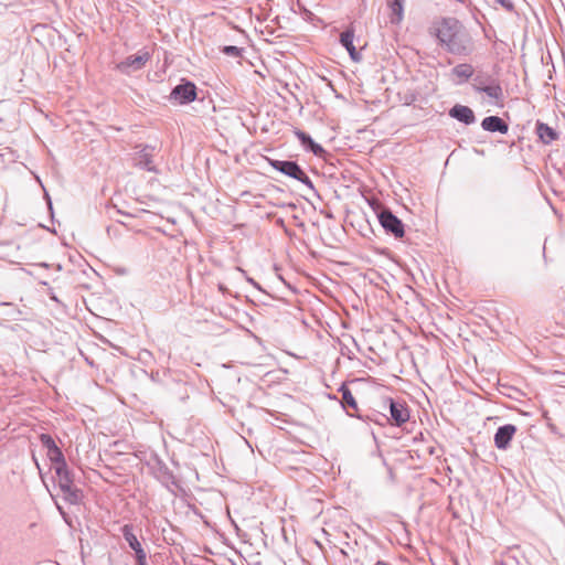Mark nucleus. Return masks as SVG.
Segmentation results:
<instances>
[{"label": "nucleus", "mask_w": 565, "mask_h": 565, "mask_svg": "<svg viewBox=\"0 0 565 565\" xmlns=\"http://www.w3.org/2000/svg\"><path fill=\"white\" fill-rule=\"evenodd\" d=\"M428 33L447 53L468 56L473 51V41L465 25L456 18L443 17L434 20Z\"/></svg>", "instance_id": "obj_1"}, {"label": "nucleus", "mask_w": 565, "mask_h": 565, "mask_svg": "<svg viewBox=\"0 0 565 565\" xmlns=\"http://www.w3.org/2000/svg\"><path fill=\"white\" fill-rule=\"evenodd\" d=\"M54 470L63 499L70 504H79L83 500V491L74 484V475L67 465L54 467Z\"/></svg>", "instance_id": "obj_2"}, {"label": "nucleus", "mask_w": 565, "mask_h": 565, "mask_svg": "<svg viewBox=\"0 0 565 565\" xmlns=\"http://www.w3.org/2000/svg\"><path fill=\"white\" fill-rule=\"evenodd\" d=\"M385 402L390 407V417L384 414H377L374 422L380 425L391 423L394 426L401 427L409 420L411 414L407 404L403 401H396L391 397L386 398ZM373 420V418H371Z\"/></svg>", "instance_id": "obj_3"}, {"label": "nucleus", "mask_w": 565, "mask_h": 565, "mask_svg": "<svg viewBox=\"0 0 565 565\" xmlns=\"http://www.w3.org/2000/svg\"><path fill=\"white\" fill-rule=\"evenodd\" d=\"M269 164L280 173L298 180L310 190L315 191L312 181L296 161L269 159Z\"/></svg>", "instance_id": "obj_4"}, {"label": "nucleus", "mask_w": 565, "mask_h": 565, "mask_svg": "<svg viewBox=\"0 0 565 565\" xmlns=\"http://www.w3.org/2000/svg\"><path fill=\"white\" fill-rule=\"evenodd\" d=\"M379 221L387 234L393 235L395 238H402L405 234L404 224L393 214L388 209L382 210L379 215Z\"/></svg>", "instance_id": "obj_5"}, {"label": "nucleus", "mask_w": 565, "mask_h": 565, "mask_svg": "<svg viewBox=\"0 0 565 565\" xmlns=\"http://www.w3.org/2000/svg\"><path fill=\"white\" fill-rule=\"evenodd\" d=\"M150 58L151 54L147 50H140L137 54L129 55L118 63L116 70L122 74H130L131 72L143 68Z\"/></svg>", "instance_id": "obj_6"}, {"label": "nucleus", "mask_w": 565, "mask_h": 565, "mask_svg": "<svg viewBox=\"0 0 565 565\" xmlns=\"http://www.w3.org/2000/svg\"><path fill=\"white\" fill-rule=\"evenodd\" d=\"M138 148L139 150L136 151L134 156L135 166L149 172H157V168L153 163L154 147L145 145Z\"/></svg>", "instance_id": "obj_7"}, {"label": "nucleus", "mask_w": 565, "mask_h": 565, "mask_svg": "<svg viewBox=\"0 0 565 565\" xmlns=\"http://www.w3.org/2000/svg\"><path fill=\"white\" fill-rule=\"evenodd\" d=\"M171 98L178 100L179 104L191 103L196 98V87L191 82L179 84L172 89Z\"/></svg>", "instance_id": "obj_8"}, {"label": "nucleus", "mask_w": 565, "mask_h": 565, "mask_svg": "<svg viewBox=\"0 0 565 565\" xmlns=\"http://www.w3.org/2000/svg\"><path fill=\"white\" fill-rule=\"evenodd\" d=\"M516 427L512 424L500 426L494 434V445L498 449H507L512 440Z\"/></svg>", "instance_id": "obj_9"}, {"label": "nucleus", "mask_w": 565, "mask_h": 565, "mask_svg": "<svg viewBox=\"0 0 565 565\" xmlns=\"http://www.w3.org/2000/svg\"><path fill=\"white\" fill-rule=\"evenodd\" d=\"M355 30L353 25L347 28L345 31H343L340 34V43L341 45L348 51L350 57L354 62H359L361 60V54L356 51L353 41H354Z\"/></svg>", "instance_id": "obj_10"}, {"label": "nucleus", "mask_w": 565, "mask_h": 565, "mask_svg": "<svg viewBox=\"0 0 565 565\" xmlns=\"http://www.w3.org/2000/svg\"><path fill=\"white\" fill-rule=\"evenodd\" d=\"M449 116L460 122H463L465 125H472L476 122L473 110L465 105L456 104L450 108Z\"/></svg>", "instance_id": "obj_11"}, {"label": "nucleus", "mask_w": 565, "mask_h": 565, "mask_svg": "<svg viewBox=\"0 0 565 565\" xmlns=\"http://www.w3.org/2000/svg\"><path fill=\"white\" fill-rule=\"evenodd\" d=\"M121 534L125 541L128 543L129 547L135 552V555L142 558L145 550L142 548L141 543L138 541L137 536L134 533V525L125 524L121 527Z\"/></svg>", "instance_id": "obj_12"}, {"label": "nucleus", "mask_w": 565, "mask_h": 565, "mask_svg": "<svg viewBox=\"0 0 565 565\" xmlns=\"http://www.w3.org/2000/svg\"><path fill=\"white\" fill-rule=\"evenodd\" d=\"M481 127L486 131L507 134L509 130L508 124L498 116L486 117L481 121Z\"/></svg>", "instance_id": "obj_13"}, {"label": "nucleus", "mask_w": 565, "mask_h": 565, "mask_svg": "<svg viewBox=\"0 0 565 565\" xmlns=\"http://www.w3.org/2000/svg\"><path fill=\"white\" fill-rule=\"evenodd\" d=\"M295 136L301 142V145L316 156L324 153V149L319 143L315 142L313 139L302 130L296 129Z\"/></svg>", "instance_id": "obj_14"}, {"label": "nucleus", "mask_w": 565, "mask_h": 565, "mask_svg": "<svg viewBox=\"0 0 565 565\" xmlns=\"http://www.w3.org/2000/svg\"><path fill=\"white\" fill-rule=\"evenodd\" d=\"M535 131L539 139L545 145H550L558 138L556 130L542 121H536Z\"/></svg>", "instance_id": "obj_15"}, {"label": "nucleus", "mask_w": 565, "mask_h": 565, "mask_svg": "<svg viewBox=\"0 0 565 565\" xmlns=\"http://www.w3.org/2000/svg\"><path fill=\"white\" fill-rule=\"evenodd\" d=\"M339 392L342 395V406L347 411L348 415L355 416V412L358 411V403L350 388L345 384H342L339 388Z\"/></svg>", "instance_id": "obj_16"}, {"label": "nucleus", "mask_w": 565, "mask_h": 565, "mask_svg": "<svg viewBox=\"0 0 565 565\" xmlns=\"http://www.w3.org/2000/svg\"><path fill=\"white\" fill-rule=\"evenodd\" d=\"M473 88L477 92L484 93L488 97H490L492 99H495V100L501 99L502 96H503V92H502L501 86L498 83H495V82H492L491 84L486 85V86L473 85Z\"/></svg>", "instance_id": "obj_17"}, {"label": "nucleus", "mask_w": 565, "mask_h": 565, "mask_svg": "<svg viewBox=\"0 0 565 565\" xmlns=\"http://www.w3.org/2000/svg\"><path fill=\"white\" fill-rule=\"evenodd\" d=\"M451 72L455 76L461 78V82H466L473 75V67L471 64L461 63L456 65Z\"/></svg>", "instance_id": "obj_18"}, {"label": "nucleus", "mask_w": 565, "mask_h": 565, "mask_svg": "<svg viewBox=\"0 0 565 565\" xmlns=\"http://www.w3.org/2000/svg\"><path fill=\"white\" fill-rule=\"evenodd\" d=\"M386 2L395 15V18H392V22H399L403 19L404 0H386Z\"/></svg>", "instance_id": "obj_19"}, {"label": "nucleus", "mask_w": 565, "mask_h": 565, "mask_svg": "<svg viewBox=\"0 0 565 565\" xmlns=\"http://www.w3.org/2000/svg\"><path fill=\"white\" fill-rule=\"evenodd\" d=\"M50 461L54 465V467L65 466L66 460L62 452V450L58 447H55L54 449L46 452Z\"/></svg>", "instance_id": "obj_20"}, {"label": "nucleus", "mask_w": 565, "mask_h": 565, "mask_svg": "<svg viewBox=\"0 0 565 565\" xmlns=\"http://www.w3.org/2000/svg\"><path fill=\"white\" fill-rule=\"evenodd\" d=\"M243 49L235 45H225L221 47V52L227 56L232 57H241L243 54Z\"/></svg>", "instance_id": "obj_21"}, {"label": "nucleus", "mask_w": 565, "mask_h": 565, "mask_svg": "<svg viewBox=\"0 0 565 565\" xmlns=\"http://www.w3.org/2000/svg\"><path fill=\"white\" fill-rule=\"evenodd\" d=\"M158 478L163 483H168L170 481L173 482V479H174L172 472L169 470V468L166 465L160 466Z\"/></svg>", "instance_id": "obj_22"}, {"label": "nucleus", "mask_w": 565, "mask_h": 565, "mask_svg": "<svg viewBox=\"0 0 565 565\" xmlns=\"http://www.w3.org/2000/svg\"><path fill=\"white\" fill-rule=\"evenodd\" d=\"M40 441H41L42 446L46 449V452H49L50 450L57 447L54 439L47 434H41Z\"/></svg>", "instance_id": "obj_23"}, {"label": "nucleus", "mask_w": 565, "mask_h": 565, "mask_svg": "<svg viewBox=\"0 0 565 565\" xmlns=\"http://www.w3.org/2000/svg\"><path fill=\"white\" fill-rule=\"evenodd\" d=\"M495 3L500 4L507 11L511 12L514 10V4L511 0H494Z\"/></svg>", "instance_id": "obj_24"}, {"label": "nucleus", "mask_w": 565, "mask_h": 565, "mask_svg": "<svg viewBox=\"0 0 565 565\" xmlns=\"http://www.w3.org/2000/svg\"><path fill=\"white\" fill-rule=\"evenodd\" d=\"M136 559H137V565H146L147 564V553L143 552L142 558H140L139 556H136Z\"/></svg>", "instance_id": "obj_25"}, {"label": "nucleus", "mask_w": 565, "mask_h": 565, "mask_svg": "<svg viewBox=\"0 0 565 565\" xmlns=\"http://www.w3.org/2000/svg\"><path fill=\"white\" fill-rule=\"evenodd\" d=\"M247 281L259 289V285L253 278H248Z\"/></svg>", "instance_id": "obj_26"}, {"label": "nucleus", "mask_w": 565, "mask_h": 565, "mask_svg": "<svg viewBox=\"0 0 565 565\" xmlns=\"http://www.w3.org/2000/svg\"><path fill=\"white\" fill-rule=\"evenodd\" d=\"M473 85H477V86H484L483 83L480 81L479 77H476L475 78V84Z\"/></svg>", "instance_id": "obj_27"}, {"label": "nucleus", "mask_w": 565, "mask_h": 565, "mask_svg": "<svg viewBox=\"0 0 565 565\" xmlns=\"http://www.w3.org/2000/svg\"><path fill=\"white\" fill-rule=\"evenodd\" d=\"M0 306H11V302L0 301Z\"/></svg>", "instance_id": "obj_28"}]
</instances>
